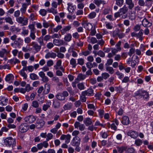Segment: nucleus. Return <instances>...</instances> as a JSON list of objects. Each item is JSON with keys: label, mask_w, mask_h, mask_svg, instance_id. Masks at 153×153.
<instances>
[{"label": "nucleus", "mask_w": 153, "mask_h": 153, "mask_svg": "<svg viewBox=\"0 0 153 153\" xmlns=\"http://www.w3.org/2000/svg\"><path fill=\"white\" fill-rule=\"evenodd\" d=\"M4 143L6 146L13 148L16 146V139L11 137H7L4 139Z\"/></svg>", "instance_id": "f257e3e1"}, {"label": "nucleus", "mask_w": 153, "mask_h": 153, "mask_svg": "<svg viewBox=\"0 0 153 153\" xmlns=\"http://www.w3.org/2000/svg\"><path fill=\"white\" fill-rule=\"evenodd\" d=\"M16 20L18 23L21 24L22 26L27 25L28 22V18L23 16L17 18Z\"/></svg>", "instance_id": "f03ea898"}, {"label": "nucleus", "mask_w": 153, "mask_h": 153, "mask_svg": "<svg viewBox=\"0 0 153 153\" xmlns=\"http://www.w3.org/2000/svg\"><path fill=\"white\" fill-rule=\"evenodd\" d=\"M68 95V93L66 91H63L62 93H58L56 96V98L58 100L61 101L64 100L65 97Z\"/></svg>", "instance_id": "7ed1b4c3"}, {"label": "nucleus", "mask_w": 153, "mask_h": 153, "mask_svg": "<svg viewBox=\"0 0 153 153\" xmlns=\"http://www.w3.org/2000/svg\"><path fill=\"white\" fill-rule=\"evenodd\" d=\"M29 127L27 124L25 123H22L19 127V131L21 133L26 132L28 129Z\"/></svg>", "instance_id": "20e7f679"}, {"label": "nucleus", "mask_w": 153, "mask_h": 153, "mask_svg": "<svg viewBox=\"0 0 153 153\" xmlns=\"http://www.w3.org/2000/svg\"><path fill=\"white\" fill-rule=\"evenodd\" d=\"M82 94L84 97L92 96L94 95L93 90L92 88H89L87 90L82 92Z\"/></svg>", "instance_id": "39448f33"}, {"label": "nucleus", "mask_w": 153, "mask_h": 153, "mask_svg": "<svg viewBox=\"0 0 153 153\" xmlns=\"http://www.w3.org/2000/svg\"><path fill=\"white\" fill-rule=\"evenodd\" d=\"M67 10L69 13L72 14L75 11L76 7L71 3H68L67 4Z\"/></svg>", "instance_id": "423d86ee"}, {"label": "nucleus", "mask_w": 153, "mask_h": 153, "mask_svg": "<svg viewBox=\"0 0 153 153\" xmlns=\"http://www.w3.org/2000/svg\"><path fill=\"white\" fill-rule=\"evenodd\" d=\"M30 45L32 46L34 50L37 52L39 51L41 49V46L39 45L36 42H32L30 43Z\"/></svg>", "instance_id": "0eeeda50"}, {"label": "nucleus", "mask_w": 153, "mask_h": 153, "mask_svg": "<svg viewBox=\"0 0 153 153\" xmlns=\"http://www.w3.org/2000/svg\"><path fill=\"white\" fill-rule=\"evenodd\" d=\"M24 120L26 122L31 123L36 120V118L33 115H30L25 117Z\"/></svg>", "instance_id": "6e6552de"}, {"label": "nucleus", "mask_w": 153, "mask_h": 153, "mask_svg": "<svg viewBox=\"0 0 153 153\" xmlns=\"http://www.w3.org/2000/svg\"><path fill=\"white\" fill-rule=\"evenodd\" d=\"M71 138V135L69 134L66 135L65 134L62 135L60 137L61 140H65V142L66 143H68L70 142Z\"/></svg>", "instance_id": "1a4fd4ad"}, {"label": "nucleus", "mask_w": 153, "mask_h": 153, "mask_svg": "<svg viewBox=\"0 0 153 153\" xmlns=\"http://www.w3.org/2000/svg\"><path fill=\"white\" fill-rule=\"evenodd\" d=\"M39 75L42 78V80L44 82H47L49 81L48 77L45 75L43 71H40L39 73Z\"/></svg>", "instance_id": "9d476101"}, {"label": "nucleus", "mask_w": 153, "mask_h": 153, "mask_svg": "<svg viewBox=\"0 0 153 153\" xmlns=\"http://www.w3.org/2000/svg\"><path fill=\"white\" fill-rule=\"evenodd\" d=\"M127 134L128 136L134 139L136 138L138 136V134L137 132L131 130L129 131L128 132Z\"/></svg>", "instance_id": "9b49d317"}, {"label": "nucleus", "mask_w": 153, "mask_h": 153, "mask_svg": "<svg viewBox=\"0 0 153 153\" xmlns=\"http://www.w3.org/2000/svg\"><path fill=\"white\" fill-rule=\"evenodd\" d=\"M79 139V137H74L71 143V145L73 146L79 145L80 143Z\"/></svg>", "instance_id": "f8f14e48"}, {"label": "nucleus", "mask_w": 153, "mask_h": 153, "mask_svg": "<svg viewBox=\"0 0 153 153\" xmlns=\"http://www.w3.org/2000/svg\"><path fill=\"white\" fill-rule=\"evenodd\" d=\"M129 118L128 116H124L123 117L121 122L123 124L127 125L130 123Z\"/></svg>", "instance_id": "ddd939ff"}, {"label": "nucleus", "mask_w": 153, "mask_h": 153, "mask_svg": "<svg viewBox=\"0 0 153 153\" xmlns=\"http://www.w3.org/2000/svg\"><path fill=\"white\" fill-rule=\"evenodd\" d=\"M69 53H70L71 56L74 58H76L78 56L77 53L75 51L74 49L71 47L68 50Z\"/></svg>", "instance_id": "4468645a"}, {"label": "nucleus", "mask_w": 153, "mask_h": 153, "mask_svg": "<svg viewBox=\"0 0 153 153\" xmlns=\"http://www.w3.org/2000/svg\"><path fill=\"white\" fill-rule=\"evenodd\" d=\"M45 124V122L42 120H38L36 122V126L37 128H41L43 127Z\"/></svg>", "instance_id": "2eb2a0df"}, {"label": "nucleus", "mask_w": 153, "mask_h": 153, "mask_svg": "<svg viewBox=\"0 0 153 153\" xmlns=\"http://www.w3.org/2000/svg\"><path fill=\"white\" fill-rule=\"evenodd\" d=\"M82 25L86 30H90L92 29L93 26L92 24L89 22H84L82 23Z\"/></svg>", "instance_id": "dca6fc26"}, {"label": "nucleus", "mask_w": 153, "mask_h": 153, "mask_svg": "<svg viewBox=\"0 0 153 153\" xmlns=\"http://www.w3.org/2000/svg\"><path fill=\"white\" fill-rule=\"evenodd\" d=\"M53 43L55 45L59 46L63 45L64 42L61 39H54L53 40Z\"/></svg>", "instance_id": "f3484780"}, {"label": "nucleus", "mask_w": 153, "mask_h": 153, "mask_svg": "<svg viewBox=\"0 0 153 153\" xmlns=\"http://www.w3.org/2000/svg\"><path fill=\"white\" fill-rule=\"evenodd\" d=\"M56 56V53L53 52H48L45 55V57L47 59L50 58H54Z\"/></svg>", "instance_id": "a211bd4d"}, {"label": "nucleus", "mask_w": 153, "mask_h": 153, "mask_svg": "<svg viewBox=\"0 0 153 153\" xmlns=\"http://www.w3.org/2000/svg\"><path fill=\"white\" fill-rule=\"evenodd\" d=\"M142 24L144 27H149L151 26L152 23L146 19H144L142 21Z\"/></svg>", "instance_id": "6ab92c4d"}, {"label": "nucleus", "mask_w": 153, "mask_h": 153, "mask_svg": "<svg viewBox=\"0 0 153 153\" xmlns=\"http://www.w3.org/2000/svg\"><path fill=\"white\" fill-rule=\"evenodd\" d=\"M71 28V25L66 26L61 30V33L62 35L65 34L66 32L69 31Z\"/></svg>", "instance_id": "aec40b11"}, {"label": "nucleus", "mask_w": 153, "mask_h": 153, "mask_svg": "<svg viewBox=\"0 0 153 153\" xmlns=\"http://www.w3.org/2000/svg\"><path fill=\"white\" fill-rule=\"evenodd\" d=\"M0 104L3 106H4L7 105L8 100L7 98L3 97H0Z\"/></svg>", "instance_id": "412c9836"}, {"label": "nucleus", "mask_w": 153, "mask_h": 153, "mask_svg": "<svg viewBox=\"0 0 153 153\" xmlns=\"http://www.w3.org/2000/svg\"><path fill=\"white\" fill-rule=\"evenodd\" d=\"M23 42V40L21 38H19L16 40H15L13 43L11 44V45H13V44L16 45L17 46H19L22 45Z\"/></svg>", "instance_id": "4be33fe9"}, {"label": "nucleus", "mask_w": 153, "mask_h": 153, "mask_svg": "<svg viewBox=\"0 0 153 153\" xmlns=\"http://www.w3.org/2000/svg\"><path fill=\"white\" fill-rule=\"evenodd\" d=\"M51 105V101L49 100L47 101L46 104H44L43 105L42 109L44 111H46L48 108L50 107Z\"/></svg>", "instance_id": "5701e85b"}, {"label": "nucleus", "mask_w": 153, "mask_h": 153, "mask_svg": "<svg viewBox=\"0 0 153 153\" xmlns=\"http://www.w3.org/2000/svg\"><path fill=\"white\" fill-rule=\"evenodd\" d=\"M50 90V85L48 83H46L45 85L43 93L45 94H47L49 92Z\"/></svg>", "instance_id": "b1692460"}, {"label": "nucleus", "mask_w": 153, "mask_h": 153, "mask_svg": "<svg viewBox=\"0 0 153 153\" xmlns=\"http://www.w3.org/2000/svg\"><path fill=\"white\" fill-rule=\"evenodd\" d=\"M47 11L48 12L52 13L54 15H55L58 13L57 10L56 8L53 7L48 9Z\"/></svg>", "instance_id": "393cba45"}, {"label": "nucleus", "mask_w": 153, "mask_h": 153, "mask_svg": "<svg viewBox=\"0 0 153 153\" xmlns=\"http://www.w3.org/2000/svg\"><path fill=\"white\" fill-rule=\"evenodd\" d=\"M126 3L128 5V8L130 10H131L134 7V4L132 1H126Z\"/></svg>", "instance_id": "a878e982"}, {"label": "nucleus", "mask_w": 153, "mask_h": 153, "mask_svg": "<svg viewBox=\"0 0 153 153\" xmlns=\"http://www.w3.org/2000/svg\"><path fill=\"white\" fill-rule=\"evenodd\" d=\"M72 36L70 33H67L65 36L64 38V40L66 42H69L71 40Z\"/></svg>", "instance_id": "bb28decb"}, {"label": "nucleus", "mask_w": 153, "mask_h": 153, "mask_svg": "<svg viewBox=\"0 0 153 153\" xmlns=\"http://www.w3.org/2000/svg\"><path fill=\"white\" fill-rule=\"evenodd\" d=\"M28 6L26 5L25 3H23L22 5V7L20 9V11L22 14L25 13Z\"/></svg>", "instance_id": "cd10ccee"}, {"label": "nucleus", "mask_w": 153, "mask_h": 153, "mask_svg": "<svg viewBox=\"0 0 153 153\" xmlns=\"http://www.w3.org/2000/svg\"><path fill=\"white\" fill-rule=\"evenodd\" d=\"M94 2L98 7L101 4H105V2L101 0H94Z\"/></svg>", "instance_id": "c85d7f7f"}, {"label": "nucleus", "mask_w": 153, "mask_h": 153, "mask_svg": "<svg viewBox=\"0 0 153 153\" xmlns=\"http://www.w3.org/2000/svg\"><path fill=\"white\" fill-rule=\"evenodd\" d=\"M56 65L59 67H60L59 69L63 72H64L65 69L62 66V61L61 60H59L56 62Z\"/></svg>", "instance_id": "c756f323"}, {"label": "nucleus", "mask_w": 153, "mask_h": 153, "mask_svg": "<svg viewBox=\"0 0 153 153\" xmlns=\"http://www.w3.org/2000/svg\"><path fill=\"white\" fill-rule=\"evenodd\" d=\"M128 10V7L126 5H124L123 7L120 8V13H123V14H125L127 12Z\"/></svg>", "instance_id": "7c9ffc66"}, {"label": "nucleus", "mask_w": 153, "mask_h": 153, "mask_svg": "<svg viewBox=\"0 0 153 153\" xmlns=\"http://www.w3.org/2000/svg\"><path fill=\"white\" fill-rule=\"evenodd\" d=\"M72 105L71 103H67L63 106V108L65 110H68L71 109L72 107Z\"/></svg>", "instance_id": "2f4dec72"}, {"label": "nucleus", "mask_w": 153, "mask_h": 153, "mask_svg": "<svg viewBox=\"0 0 153 153\" xmlns=\"http://www.w3.org/2000/svg\"><path fill=\"white\" fill-rule=\"evenodd\" d=\"M70 64L72 65V68H75L77 65L76 59L74 58H72L70 60Z\"/></svg>", "instance_id": "473e14b6"}, {"label": "nucleus", "mask_w": 153, "mask_h": 153, "mask_svg": "<svg viewBox=\"0 0 153 153\" xmlns=\"http://www.w3.org/2000/svg\"><path fill=\"white\" fill-rule=\"evenodd\" d=\"M84 123L87 126L91 125L92 123L91 119L89 118H85L84 120Z\"/></svg>", "instance_id": "72a5a7b5"}, {"label": "nucleus", "mask_w": 153, "mask_h": 153, "mask_svg": "<svg viewBox=\"0 0 153 153\" xmlns=\"http://www.w3.org/2000/svg\"><path fill=\"white\" fill-rule=\"evenodd\" d=\"M142 90H139L134 94V96L135 97L137 98H140L142 97Z\"/></svg>", "instance_id": "f704fd0d"}, {"label": "nucleus", "mask_w": 153, "mask_h": 153, "mask_svg": "<svg viewBox=\"0 0 153 153\" xmlns=\"http://www.w3.org/2000/svg\"><path fill=\"white\" fill-rule=\"evenodd\" d=\"M30 79L33 80H37L38 79L39 77L37 75L34 73H31L30 74Z\"/></svg>", "instance_id": "c9c22d12"}, {"label": "nucleus", "mask_w": 153, "mask_h": 153, "mask_svg": "<svg viewBox=\"0 0 153 153\" xmlns=\"http://www.w3.org/2000/svg\"><path fill=\"white\" fill-rule=\"evenodd\" d=\"M106 70L110 74H112L114 72L113 68L111 67L107 66L106 67Z\"/></svg>", "instance_id": "e433bc0d"}, {"label": "nucleus", "mask_w": 153, "mask_h": 153, "mask_svg": "<svg viewBox=\"0 0 153 153\" xmlns=\"http://www.w3.org/2000/svg\"><path fill=\"white\" fill-rule=\"evenodd\" d=\"M4 19L7 23H9L11 25L13 24V22L12 19L11 17H5L4 18Z\"/></svg>", "instance_id": "4c0bfd02"}, {"label": "nucleus", "mask_w": 153, "mask_h": 153, "mask_svg": "<svg viewBox=\"0 0 153 153\" xmlns=\"http://www.w3.org/2000/svg\"><path fill=\"white\" fill-rule=\"evenodd\" d=\"M37 41L39 43L40 45L41 46L44 45L45 44L43 41V37L41 36L39 38H37Z\"/></svg>", "instance_id": "58836bf2"}, {"label": "nucleus", "mask_w": 153, "mask_h": 153, "mask_svg": "<svg viewBox=\"0 0 153 153\" xmlns=\"http://www.w3.org/2000/svg\"><path fill=\"white\" fill-rule=\"evenodd\" d=\"M86 77V75L79 74L77 76V79L79 80H82L85 79Z\"/></svg>", "instance_id": "ea45409f"}, {"label": "nucleus", "mask_w": 153, "mask_h": 153, "mask_svg": "<svg viewBox=\"0 0 153 153\" xmlns=\"http://www.w3.org/2000/svg\"><path fill=\"white\" fill-rule=\"evenodd\" d=\"M25 70L23 69H23L19 72V73L21 76L24 77V79H26L27 78V76L25 73Z\"/></svg>", "instance_id": "a19ab883"}, {"label": "nucleus", "mask_w": 153, "mask_h": 153, "mask_svg": "<svg viewBox=\"0 0 153 153\" xmlns=\"http://www.w3.org/2000/svg\"><path fill=\"white\" fill-rule=\"evenodd\" d=\"M23 69L26 71L28 70L29 71L32 72L33 70V67L32 66L25 67H23Z\"/></svg>", "instance_id": "79ce46f5"}, {"label": "nucleus", "mask_w": 153, "mask_h": 153, "mask_svg": "<svg viewBox=\"0 0 153 153\" xmlns=\"http://www.w3.org/2000/svg\"><path fill=\"white\" fill-rule=\"evenodd\" d=\"M53 105L55 108H59L60 107V103L57 101H53Z\"/></svg>", "instance_id": "37998d69"}, {"label": "nucleus", "mask_w": 153, "mask_h": 153, "mask_svg": "<svg viewBox=\"0 0 153 153\" xmlns=\"http://www.w3.org/2000/svg\"><path fill=\"white\" fill-rule=\"evenodd\" d=\"M32 106L34 108H37L39 106V103L36 100H34L32 103Z\"/></svg>", "instance_id": "c03bdc74"}, {"label": "nucleus", "mask_w": 153, "mask_h": 153, "mask_svg": "<svg viewBox=\"0 0 153 153\" xmlns=\"http://www.w3.org/2000/svg\"><path fill=\"white\" fill-rule=\"evenodd\" d=\"M120 33V30L117 28L114 30L113 33V37H115L118 36L119 35V33Z\"/></svg>", "instance_id": "a18cd8bd"}, {"label": "nucleus", "mask_w": 153, "mask_h": 153, "mask_svg": "<svg viewBox=\"0 0 153 153\" xmlns=\"http://www.w3.org/2000/svg\"><path fill=\"white\" fill-rule=\"evenodd\" d=\"M7 52V50L5 49H2L0 51V57L3 58L4 57V54Z\"/></svg>", "instance_id": "49530a36"}, {"label": "nucleus", "mask_w": 153, "mask_h": 153, "mask_svg": "<svg viewBox=\"0 0 153 153\" xmlns=\"http://www.w3.org/2000/svg\"><path fill=\"white\" fill-rule=\"evenodd\" d=\"M117 149L119 153H122L124 151L126 150V148L125 146L117 147Z\"/></svg>", "instance_id": "de8ad7c7"}, {"label": "nucleus", "mask_w": 153, "mask_h": 153, "mask_svg": "<svg viewBox=\"0 0 153 153\" xmlns=\"http://www.w3.org/2000/svg\"><path fill=\"white\" fill-rule=\"evenodd\" d=\"M143 30H140L139 32L138 33V38L140 41H142L143 39Z\"/></svg>", "instance_id": "09e8293b"}, {"label": "nucleus", "mask_w": 153, "mask_h": 153, "mask_svg": "<svg viewBox=\"0 0 153 153\" xmlns=\"http://www.w3.org/2000/svg\"><path fill=\"white\" fill-rule=\"evenodd\" d=\"M143 143L142 140L140 139H138L135 140V144L137 146H139Z\"/></svg>", "instance_id": "8fccbe9b"}, {"label": "nucleus", "mask_w": 153, "mask_h": 153, "mask_svg": "<svg viewBox=\"0 0 153 153\" xmlns=\"http://www.w3.org/2000/svg\"><path fill=\"white\" fill-rule=\"evenodd\" d=\"M22 34L24 36L27 35L28 33V30L26 29L25 27H24L22 28Z\"/></svg>", "instance_id": "3c124183"}, {"label": "nucleus", "mask_w": 153, "mask_h": 153, "mask_svg": "<svg viewBox=\"0 0 153 153\" xmlns=\"http://www.w3.org/2000/svg\"><path fill=\"white\" fill-rule=\"evenodd\" d=\"M36 31L30 32V37L33 40H34L36 38L35 35Z\"/></svg>", "instance_id": "603ef678"}, {"label": "nucleus", "mask_w": 153, "mask_h": 153, "mask_svg": "<svg viewBox=\"0 0 153 153\" xmlns=\"http://www.w3.org/2000/svg\"><path fill=\"white\" fill-rule=\"evenodd\" d=\"M13 77V76L12 74H9L7 75L5 77V79L6 81H9Z\"/></svg>", "instance_id": "864d4df0"}, {"label": "nucleus", "mask_w": 153, "mask_h": 153, "mask_svg": "<svg viewBox=\"0 0 153 153\" xmlns=\"http://www.w3.org/2000/svg\"><path fill=\"white\" fill-rule=\"evenodd\" d=\"M116 4L120 7L121 6L124 2V0H115Z\"/></svg>", "instance_id": "5fc2aeb1"}, {"label": "nucleus", "mask_w": 153, "mask_h": 153, "mask_svg": "<svg viewBox=\"0 0 153 153\" xmlns=\"http://www.w3.org/2000/svg\"><path fill=\"white\" fill-rule=\"evenodd\" d=\"M62 28V26L61 25H59L56 28H54L53 30H51V32L53 33L54 32H57L58 30Z\"/></svg>", "instance_id": "6e6d98bb"}, {"label": "nucleus", "mask_w": 153, "mask_h": 153, "mask_svg": "<svg viewBox=\"0 0 153 153\" xmlns=\"http://www.w3.org/2000/svg\"><path fill=\"white\" fill-rule=\"evenodd\" d=\"M25 89L26 92H28L30 91L33 89V88L32 87H30V84H27L26 85Z\"/></svg>", "instance_id": "4d7b16f0"}, {"label": "nucleus", "mask_w": 153, "mask_h": 153, "mask_svg": "<svg viewBox=\"0 0 153 153\" xmlns=\"http://www.w3.org/2000/svg\"><path fill=\"white\" fill-rule=\"evenodd\" d=\"M22 51L25 52L30 51L31 50V48L27 47V46L22 47Z\"/></svg>", "instance_id": "13d9d810"}, {"label": "nucleus", "mask_w": 153, "mask_h": 153, "mask_svg": "<svg viewBox=\"0 0 153 153\" xmlns=\"http://www.w3.org/2000/svg\"><path fill=\"white\" fill-rule=\"evenodd\" d=\"M40 14L42 16H45L47 14L46 10L44 9H42L39 11Z\"/></svg>", "instance_id": "bf43d9fd"}, {"label": "nucleus", "mask_w": 153, "mask_h": 153, "mask_svg": "<svg viewBox=\"0 0 153 153\" xmlns=\"http://www.w3.org/2000/svg\"><path fill=\"white\" fill-rule=\"evenodd\" d=\"M90 42L92 44L96 43L98 42V41L95 37H92L90 38Z\"/></svg>", "instance_id": "052dcab7"}, {"label": "nucleus", "mask_w": 153, "mask_h": 153, "mask_svg": "<svg viewBox=\"0 0 153 153\" xmlns=\"http://www.w3.org/2000/svg\"><path fill=\"white\" fill-rule=\"evenodd\" d=\"M102 76L103 79H106L107 78L109 77L110 75L108 73L105 72L102 74Z\"/></svg>", "instance_id": "680f3d73"}, {"label": "nucleus", "mask_w": 153, "mask_h": 153, "mask_svg": "<svg viewBox=\"0 0 153 153\" xmlns=\"http://www.w3.org/2000/svg\"><path fill=\"white\" fill-rule=\"evenodd\" d=\"M97 55L101 57H104L105 55L104 52L101 50L97 52Z\"/></svg>", "instance_id": "e2e57ef3"}, {"label": "nucleus", "mask_w": 153, "mask_h": 153, "mask_svg": "<svg viewBox=\"0 0 153 153\" xmlns=\"http://www.w3.org/2000/svg\"><path fill=\"white\" fill-rule=\"evenodd\" d=\"M115 74L118 76V77L120 79H121L124 76L123 74L121 73H120L119 71H116Z\"/></svg>", "instance_id": "0e129e2a"}, {"label": "nucleus", "mask_w": 153, "mask_h": 153, "mask_svg": "<svg viewBox=\"0 0 153 153\" xmlns=\"http://www.w3.org/2000/svg\"><path fill=\"white\" fill-rule=\"evenodd\" d=\"M28 28L30 30V32L35 31L34 25L33 24H30L28 25Z\"/></svg>", "instance_id": "69168bd1"}, {"label": "nucleus", "mask_w": 153, "mask_h": 153, "mask_svg": "<svg viewBox=\"0 0 153 153\" xmlns=\"http://www.w3.org/2000/svg\"><path fill=\"white\" fill-rule=\"evenodd\" d=\"M25 42L27 44L30 43L31 41V38L29 37H27L24 38Z\"/></svg>", "instance_id": "338daca9"}, {"label": "nucleus", "mask_w": 153, "mask_h": 153, "mask_svg": "<svg viewBox=\"0 0 153 153\" xmlns=\"http://www.w3.org/2000/svg\"><path fill=\"white\" fill-rule=\"evenodd\" d=\"M79 3L77 5V8L79 9L82 10L84 7V4L82 2Z\"/></svg>", "instance_id": "774afa93"}]
</instances>
